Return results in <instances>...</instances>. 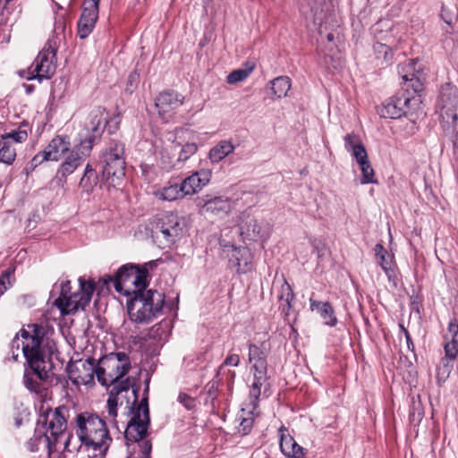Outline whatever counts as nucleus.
Instances as JSON below:
<instances>
[{"label": "nucleus", "mask_w": 458, "mask_h": 458, "mask_svg": "<svg viewBox=\"0 0 458 458\" xmlns=\"http://www.w3.org/2000/svg\"><path fill=\"white\" fill-rule=\"evenodd\" d=\"M46 334L45 327L38 324H30L21 330L22 352L29 368H25L23 384L30 393L43 395L46 387L44 382L49 378L46 369L42 342Z\"/></svg>", "instance_id": "f257e3e1"}, {"label": "nucleus", "mask_w": 458, "mask_h": 458, "mask_svg": "<svg viewBox=\"0 0 458 458\" xmlns=\"http://www.w3.org/2000/svg\"><path fill=\"white\" fill-rule=\"evenodd\" d=\"M75 433L81 446L96 458H104L113 441L106 420L93 412L84 411L76 416Z\"/></svg>", "instance_id": "f03ea898"}, {"label": "nucleus", "mask_w": 458, "mask_h": 458, "mask_svg": "<svg viewBox=\"0 0 458 458\" xmlns=\"http://www.w3.org/2000/svg\"><path fill=\"white\" fill-rule=\"evenodd\" d=\"M105 127L106 123L102 111L99 109L92 111L81 134L80 146L71 150L61 165L58 172L63 177L72 174L82 164L84 158L89 155L95 142L101 137Z\"/></svg>", "instance_id": "7ed1b4c3"}, {"label": "nucleus", "mask_w": 458, "mask_h": 458, "mask_svg": "<svg viewBox=\"0 0 458 458\" xmlns=\"http://www.w3.org/2000/svg\"><path fill=\"white\" fill-rule=\"evenodd\" d=\"M165 304V294L157 290L148 289L134 293L127 301V312L135 324H148L157 318Z\"/></svg>", "instance_id": "20e7f679"}, {"label": "nucleus", "mask_w": 458, "mask_h": 458, "mask_svg": "<svg viewBox=\"0 0 458 458\" xmlns=\"http://www.w3.org/2000/svg\"><path fill=\"white\" fill-rule=\"evenodd\" d=\"M157 261H150L140 267L128 264L118 269L114 278L109 277V281L114 282L116 292L126 296H133L134 293L141 292L148 284V268L156 267Z\"/></svg>", "instance_id": "39448f33"}, {"label": "nucleus", "mask_w": 458, "mask_h": 458, "mask_svg": "<svg viewBox=\"0 0 458 458\" xmlns=\"http://www.w3.org/2000/svg\"><path fill=\"white\" fill-rule=\"evenodd\" d=\"M441 126L446 137L454 142L458 139V88L445 83L439 97Z\"/></svg>", "instance_id": "423d86ee"}, {"label": "nucleus", "mask_w": 458, "mask_h": 458, "mask_svg": "<svg viewBox=\"0 0 458 458\" xmlns=\"http://www.w3.org/2000/svg\"><path fill=\"white\" fill-rule=\"evenodd\" d=\"M132 416L127 424L124 431V437L127 441L133 443L140 442V448L143 458H150L152 445L149 441L144 440L149 425V411L148 399L143 398L137 404L136 411H132Z\"/></svg>", "instance_id": "0eeeda50"}, {"label": "nucleus", "mask_w": 458, "mask_h": 458, "mask_svg": "<svg viewBox=\"0 0 458 458\" xmlns=\"http://www.w3.org/2000/svg\"><path fill=\"white\" fill-rule=\"evenodd\" d=\"M131 369V360L124 352H111L102 357L96 369V377L102 386L119 383Z\"/></svg>", "instance_id": "6e6552de"}, {"label": "nucleus", "mask_w": 458, "mask_h": 458, "mask_svg": "<svg viewBox=\"0 0 458 458\" xmlns=\"http://www.w3.org/2000/svg\"><path fill=\"white\" fill-rule=\"evenodd\" d=\"M69 411V408L64 405L55 410L48 409L38 420V423H42L46 428L43 436L39 437V441L46 445L49 453L55 450L58 439L66 430Z\"/></svg>", "instance_id": "1a4fd4ad"}, {"label": "nucleus", "mask_w": 458, "mask_h": 458, "mask_svg": "<svg viewBox=\"0 0 458 458\" xmlns=\"http://www.w3.org/2000/svg\"><path fill=\"white\" fill-rule=\"evenodd\" d=\"M124 148L120 142H113L103 152L101 162L103 176L113 185L118 184L125 175Z\"/></svg>", "instance_id": "9d476101"}, {"label": "nucleus", "mask_w": 458, "mask_h": 458, "mask_svg": "<svg viewBox=\"0 0 458 458\" xmlns=\"http://www.w3.org/2000/svg\"><path fill=\"white\" fill-rule=\"evenodd\" d=\"M109 387V396L107 399V413L110 418L115 420L117 417V407L122 406L125 402L126 408L134 411L137 404V390L132 387V380L130 377L121 380Z\"/></svg>", "instance_id": "9b49d317"}, {"label": "nucleus", "mask_w": 458, "mask_h": 458, "mask_svg": "<svg viewBox=\"0 0 458 458\" xmlns=\"http://www.w3.org/2000/svg\"><path fill=\"white\" fill-rule=\"evenodd\" d=\"M80 291L69 294L65 299L57 298L55 305L62 314L75 313L79 310H84L91 301L95 291V283L92 280L79 278Z\"/></svg>", "instance_id": "f8f14e48"}, {"label": "nucleus", "mask_w": 458, "mask_h": 458, "mask_svg": "<svg viewBox=\"0 0 458 458\" xmlns=\"http://www.w3.org/2000/svg\"><path fill=\"white\" fill-rule=\"evenodd\" d=\"M56 51L55 42L48 40L32 64L33 72L30 80L38 78L41 81L54 75L56 69Z\"/></svg>", "instance_id": "ddd939ff"}, {"label": "nucleus", "mask_w": 458, "mask_h": 458, "mask_svg": "<svg viewBox=\"0 0 458 458\" xmlns=\"http://www.w3.org/2000/svg\"><path fill=\"white\" fill-rule=\"evenodd\" d=\"M182 231L180 218L176 214L165 212L156 217L154 233L157 238L162 237L165 244L175 242Z\"/></svg>", "instance_id": "4468645a"}, {"label": "nucleus", "mask_w": 458, "mask_h": 458, "mask_svg": "<svg viewBox=\"0 0 458 458\" xmlns=\"http://www.w3.org/2000/svg\"><path fill=\"white\" fill-rule=\"evenodd\" d=\"M241 234L250 241H266L271 233V225L264 221H259L248 212L241 215Z\"/></svg>", "instance_id": "2eb2a0df"}, {"label": "nucleus", "mask_w": 458, "mask_h": 458, "mask_svg": "<svg viewBox=\"0 0 458 458\" xmlns=\"http://www.w3.org/2000/svg\"><path fill=\"white\" fill-rule=\"evenodd\" d=\"M71 143L65 136H55L41 152H38L31 159L30 165L36 168L44 161H58L70 149Z\"/></svg>", "instance_id": "dca6fc26"}, {"label": "nucleus", "mask_w": 458, "mask_h": 458, "mask_svg": "<svg viewBox=\"0 0 458 458\" xmlns=\"http://www.w3.org/2000/svg\"><path fill=\"white\" fill-rule=\"evenodd\" d=\"M200 206L199 213L209 217L222 218L227 216L232 210V201L227 197L207 196Z\"/></svg>", "instance_id": "f3484780"}, {"label": "nucleus", "mask_w": 458, "mask_h": 458, "mask_svg": "<svg viewBox=\"0 0 458 458\" xmlns=\"http://www.w3.org/2000/svg\"><path fill=\"white\" fill-rule=\"evenodd\" d=\"M411 101L410 97L394 96L384 102L379 109V114L383 118L397 119L406 113V108Z\"/></svg>", "instance_id": "a211bd4d"}, {"label": "nucleus", "mask_w": 458, "mask_h": 458, "mask_svg": "<svg viewBox=\"0 0 458 458\" xmlns=\"http://www.w3.org/2000/svg\"><path fill=\"white\" fill-rule=\"evenodd\" d=\"M183 104V98L174 90L161 92L156 99L155 106L160 116L165 117L167 114Z\"/></svg>", "instance_id": "6ab92c4d"}, {"label": "nucleus", "mask_w": 458, "mask_h": 458, "mask_svg": "<svg viewBox=\"0 0 458 458\" xmlns=\"http://www.w3.org/2000/svg\"><path fill=\"white\" fill-rule=\"evenodd\" d=\"M211 178V171L202 169L183 179L181 182L185 195H192L206 186Z\"/></svg>", "instance_id": "aec40b11"}, {"label": "nucleus", "mask_w": 458, "mask_h": 458, "mask_svg": "<svg viewBox=\"0 0 458 458\" xmlns=\"http://www.w3.org/2000/svg\"><path fill=\"white\" fill-rule=\"evenodd\" d=\"M98 17V11L83 5L82 13L78 21V35L86 38L93 30Z\"/></svg>", "instance_id": "412c9836"}, {"label": "nucleus", "mask_w": 458, "mask_h": 458, "mask_svg": "<svg viewBox=\"0 0 458 458\" xmlns=\"http://www.w3.org/2000/svg\"><path fill=\"white\" fill-rule=\"evenodd\" d=\"M80 362V367H76L78 374L76 375L73 369H71L70 373L77 384L88 385L93 381L97 367L93 359H87Z\"/></svg>", "instance_id": "4be33fe9"}, {"label": "nucleus", "mask_w": 458, "mask_h": 458, "mask_svg": "<svg viewBox=\"0 0 458 458\" xmlns=\"http://www.w3.org/2000/svg\"><path fill=\"white\" fill-rule=\"evenodd\" d=\"M310 310H317L326 325L329 327H334L336 325L337 318L335 315V310L329 302L318 301L312 298L310 299Z\"/></svg>", "instance_id": "5701e85b"}, {"label": "nucleus", "mask_w": 458, "mask_h": 458, "mask_svg": "<svg viewBox=\"0 0 458 458\" xmlns=\"http://www.w3.org/2000/svg\"><path fill=\"white\" fill-rule=\"evenodd\" d=\"M283 432V430H280ZM280 449L282 453L289 458H303V448L289 435L281 433Z\"/></svg>", "instance_id": "b1692460"}, {"label": "nucleus", "mask_w": 458, "mask_h": 458, "mask_svg": "<svg viewBox=\"0 0 458 458\" xmlns=\"http://www.w3.org/2000/svg\"><path fill=\"white\" fill-rule=\"evenodd\" d=\"M175 134L176 145L182 147L178 156V161H186L196 153V151L198 150V146L194 142H186L182 144V141L179 140H182V138H185L186 134H190V132L187 130L178 129L175 131Z\"/></svg>", "instance_id": "393cba45"}, {"label": "nucleus", "mask_w": 458, "mask_h": 458, "mask_svg": "<svg viewBox=\"0 0 458 458\" xmlns=\"http://www.w3.org/2000/svg\"><path fill=\"white\" fill-rule=\"evenodd\" d=\"M377 262L382 267L388 278L391 277L393 272V256L388 253L381 243H377L374 248Z\"/></svg>", "instance_id": "a878e982"}, {"label": "nucleus", "mask_w": 458, "mask_h": 458, "mask_svg": "<svg viewBox=\"0 0 458 458\" xmlns=\"http://www.w3.org/2000/svg\"><path fill=\"white\" fill-rule=\"evenodd\" d=\"M233 150L234 146L231 141L221 140L209 150L208 157L211 162L218 163L225 157L233 153Z\"/></svg>", "instance_id": "bb28decb"}, {"label": "nucleus", "mask_w": 458, "mask_h": 458, "mask_svg": "<svg viewBox=\"0 0 458 458\" xmlns=\"http://www.w3.org/2000/svg\"><path fill=\"white\" fill-rule=\"evenodd\" d=\"M156 196L162 200L174 201L182 199L186 195L181 183H173L160 189Z\"/></svg>", "instance_id": "cd10ccee"}, {"label": "nucleus", "mask_w": 458, "mask_h": 458, "mask_svg": "<svg viewBox=\"0 0 458 458\" xmlns=\"http://www.w3.org/2000/svg\"><path fill=\"white\" fill-rule=\"evenodd\" d=\"M247 406L248 403L243 404L237 417V420L240 421L238 431L243 436L250 432L255 418L259 416V411L257 409L251 411V413L245 412V414H243L242 411L247 408Z\"/></svg>", "instance_id": "c85d7f7f"}, {"label": "nucleus", "mask_w": 458, "mask_h": 458, "mask_svg": "<svg viewBox=\"0 0 458 458\" xmlns=\"http://www.w3.org/2000/svg\"><path fill=\"white\" fill-rule=\"evenodd\" d=\"M266 381L258 382V380L253 379L250 386L249 398L250 402L248 403V406L245 410H243L242 413L245 412L251 413L253 410L258 409L259 407V399L261 394V387L264 386Z\"/></svg>", "instance_id": "c756f323"}, {"label": "nucleus", "mask_w": 458, "mask_h": 458, "mask_svg": "<svg viewBox=\"0 0 458 458\" xmlns=\"http://www.w3.org/2000/svg\"><path fill=\"white\" fill-rule=\"evenodd\" d=\"M271 89L278 98L285 97L291 89V80L287 76H280L271 81Z\"/></svg>", "instance_id": "7c9ffc66"}, {"label": "nucleus", "mask_w": 458, "mask_h": 458, "mask_svg": "<svg viewBox=\"0 0 458 458\" xmlns=\"http://www.w3.org/2000/svg\"><path fill=\"white\" fill-rule=\"evenodd\" d=\"M418 61L415 59L409 60L407 63L401 64L398 66V72L401 75L403 81H410L417 75H422L420 68L417 69L416 65Z\"/></svg>", "instance_id": "2f4dec72"}, {"label": "nucleus", "mask_w": 458, "mask_h": 458, "mask_svg": "<svg viewBox=\"0 0 458 458\" xmlns=\"http://www.w3.org/2000/svg\"><path fill=\"white\" fill-rule=\"evenodd\" d=\"M97 181L98 177L95 170L88 164L85 167L84 174L80 181V187L86 191H90L97 184Z\"/></svg>", "instance_id": "473e14b6"}, {"label": "nucleus", "mask_w": 458, "mask_h": 458, "mask_svg": "<svg viewBox=\"0 0 458 458\" xmlns=\"http://www.w3.org/2000/svg\"><path fill=\"white\" fill-rule=\"evenodd\" d=\"M402 85L403 90L407 92L405 97H410L411 99L413 98V95H416L423 90L421 75H417L413 78H411L410 81H403Z\"/></svg>", "instance_id": "72a5a7b5"}, {"label": "nucleus", "mask_w": 458, "mask_h": 458, "mask_svg": "<svg viewBox=\"0 0 458 458\" xmlns=\"http://www.w3.org/2000/svg\"><path fill=\"white\" fill-rule=\"evenodd\" d=\"M358 165L361 171V184L377 183V180L375 178V171L369 158L358 163Z\"/></svg>", "instance_id": "f704fd0d"}, {"label": "nucleus", "mask_w": 458, "mask_h": 458, "mask_svg": "<svg viewBox=\"0 0 458 458\" xmlns=\"http://www.w3.org/2000/svg\"><path fill=\"white\" fill-rule=\"evenodd\" d=\"M16 157V152L10 141L0 140V162L11 165Z\"/></svg>", "instance_id": "c9c22d12"}, {"label": "nucleus", "mask_w": 458, "mask_h": 458, "mask_svg": "<svg viewBox=\"0 0 458 458\" xmlns=\"http://www.w3.org/2000/svg\"><path fill=\"white\" fill-rule=\"evenodd\" d=\"M253 67L234 70L227 75L226 81L229 84H236L243 81L251 73Z\"/></svg>", "instance_id": "e433bc0d"}, {"label": "nucleus", "mask_w": 458, "mask_h": 458, "mask_svg": "<svg viewBox=\"0 0 458 458\" xmlns=\"http://www.w3.org/2000/svg\"><path fill=\"white\" fill-rule=\"evenodd\" d=\"M453 360L443 358L441 359L440 365L437 368V377L439 380H445L454 368Z\"/></svg>", "instance_id": "4c0bfd02"}, {"label": "nucleus", "mask_w": 458, "mask_h": 458, "mask_svg": "<svg viewBox=\"0 0 458 458\" xmlns=\"http://www.w3.org/2000/svg\"><path fill=\"white\" fill-rule=\"evenodd\" d=\"M249 360L250 363L267 361V354L259 346L250 344Z\"/></svg>", "instance_id": "58836bf2"}, {"label": "nucleus", "mask_w": 458, "mask_h": 458, "mask_svg": "<svg viewBox=\"0 0 458 458\" xmlns=\"http://www.w3.org/2000/svg\"><path fill=\"white\" fill-rule=\"evenodd\" d=\"M446 343L445 344V357L450 360H454L458 355V340L448 339V336H445Z\"/></svg>", "instance_id": "ea45409f"}, {"label": "nucleus", "mask_w": 458, "mask_h": 458, "mask_svg": "<svg viewBox=\"0 0 458 458\" xmlns=\"http://www.w3.org/2000/svg\"><path fill=\"white\" fill-rule=\"evenodd\" d=\"M344 148L349 152L355 148L356 146H360L362 143L359 135L355 133H348L344 137Z\"/></svg>", "instance_id": "a19ab883"}, {"label": "nucleus", "mask_w": 458, "mask_h": 458, "mask_svg": "<svg viewBox=\"0 0 458 458\" xmlns=\"http://www.w3.org/2000/svg\"><path fill=\"white\" fill-rule=\"evenodd\" d=\"M27 132L25 131H13L2 136L1 140H13L15 142H23L27 139Z\"/></svg>", "instance_id": "79ce46f5"}, {"label": "nucleus", "mask_w": 458, "mask_h": 458, "mask_svg": "<svg viewBox=\"0 0 458 458\" xmlns=\"http://www.w3.org/2000/svg\"><path fill=\"white\" fill-rule=\"evenodd\" d=\"M349 152L353 157V158H355L357 163H360L369 158L367 150L363 144H361L360 146H356L355 148L352 149Z\"/></svg>", "instance_id": "37998d69"}, {"label": "nucleus", "mask_w": 458, "mask_h": 458, "mask_svg": "<svg viewBox=\"0 0 458 458\" xmlns=\"http://www.w3.org/2000/svg\"><path fill=\"white\" fill-rule=\"evenodd\" d=\"M293 293L290 286V284L287 282H284V284L282 285V294H281V300L285 301L288 308L291 306V301L293 300Z\"/></svg>", "instance_id": "c03bdc74"}, {"label": "nucleus", "mask_w": 458, "mask_h": 458, "mask_svg": "<svg viewBox=\"0 0 458 458\" xmlns=\"http://www.w3.org/2000/svg\"><path fill=\"white\" fill-rule=\"evenodd\" d=\"M240 364V357L238 354H229L218 369V373H224L226 366L237 367Z\"/></svg>", "instance_id": "a18cd8bd"}, {"label": "nucleus", "mask_w": 458, "mask_h": 458, "mask_svg": "<svg viewBox=\"0 0 458 458\" xmlns=\"http://www.w3.org/2000/svg\"><path fill=\"white\" fill-rule=\"evenodd\" d=\"M13 270H6L0 276V296L4 293V292L8 289V286L11 285L10 277L13 275Z\"/></svg>", "instance_id": "49530a36"}, {"label": "nucleus", "mask_w": 458, "mask_h": 458, "mask_svg": "<svg viewBox=\"0 0 458 458\" xmlns=\"http://www.w3.org/2000/svg\"><path fill=\"white\" fill-rule=\"evenodd\" d=\"M140 81V74L134 71L128 76L126 90L131 93Z\"/></svg>", "instance_id": "de8ad7c7"}, {"label": "nucleus", "mask_w": 458, "mask_h": 458, "mask_svg": "<svg viewBox=\"0 0 458 458\" xmlns=\"http://www.w3.org/2000/svg\"><path fill=\"white\" fill-rule=\"evenodd\" d=\"M178 401L188 410L193 407V400L186 394L181 393L178 396Z\"/></svg>", "instance_id": "09e8293b"}, {"label": "nucleus", "mask_w": 458, "mask_h": 458, "mask_svg": "<svg viewBox=\"0 0 458 458\" xmlns=\"http://www.w3.org/2000/svg\"><path fill=\"white\" fill-rule=\"evenodd\" d=\"M448 335L446 336L450 339L458 340V324L455 321H451L448 325Z\"/></svg>", "instance_id": "8fccbe9b"}, {"label": "nucleus", "mask_w": 458, "mask_h": 458, "mask_svg": "<svg viewBox=\"0 0 458 458\" xmlns=\"http://www.w3.org/2000/svg\"><path fill=\"white\" fill-rule=\"evenodd\" d=\"M71 293V282L68 280L63 282L61 285V293L58 298L65 299Z\"/></svg>", "instance_id": "3c124183"}, {"label": "nucleus", "mask_w": 458, "mask_h": 458, "mask_svg": "<svg viewBox=\"0 0 458 458\" xmlns=\"http://www.w3.org/2000/svg\"><path fill=\"white\" fill-rule=\"evenodd\" d=\"M400 327L405 336L407 349L411 352H414V344L409 331L403 326L401 325Z\"/></svg>", "instance_id": "603ef678"}, {"label": "nucleus", "mask_w": 458, "mask_h": 458, "mask_svg": "<svg viewBox=\"0 0 458 458\" xmlns=\"http://www.w3.org/2000/svg\"><path fill=\"white\" fill-rule=\"evenodd\" d=\"M251 364V370L253 372H267V361H261V362H255L250 363Z\"/></svg>", "instance_id": "864d4df0"}, {"label": "nucleus", "mask_w": 458, "mask_h": 458, "mask_svg": "<svg viewBox=\"0 0 458 458\" xmlns=\"http://www.w3.org/2000/svg\"><path fill=\"white\" fill-rule=\"evenodd\" d=\"M440 16L442 20L448 25L451 26L453 22V18L449 11L442 6Z\"/></svg>", "instance_id": "5fc2aeb1"}, {"label": "nucleus", "mask_w": 458, "mask_h": 458, "mask_svg": "<svg viewBox=\"0 0 458 458\" xmlns=\"http://www.w3.org/2000/svg\"><path fill=\"white\" fill-rule=\"evenodd\" d=\"M267 372H253V379L258 380V382L260 381H267Z\"/></svg>", "instance_id": "6e6d98bb"}, {"label": "nucleus", "mask_w": 458, "mask_h": 458, "mask_svg": "<svg viewBox=\"0 0 458 458\" xmlns=\"http://www.w3.org/2000/svg\"><path fill=\"white\" fill-rule=\"evenodd\" d=\"M99 3H100V0H89V1H86L83 5L84 6L87 5V7L96 9L97 11H98Z\"/></svg>", "instance_id": "4d7b16f0"}, {"label": "nucleus", "mask_w": 458, "mask_h": 458, "mask_svg": "<svg viewBox=\"0 0 458 458\" xmlns=\"http://www.w3.org/2000/svg\"><path fill=\"white\" fill-rule=\"evenodd\" d=\"M313 20H314V23L315 24H319L320 25L321 22H322V19L318 16L317 13H315Z\"/></svg>", "instance_id": "13d9d810"}, {"label": "nucleus", "mask_w": 458, "mask_h": 458, "mask_svg": "<svg viewBox=\"0 0 458 458\" xmlns=\"http://www.w3.org/2000/svg\"><path fill=\"white\" fill-rule=\"evenodd\" d=\"M327 39L329 41V42H332L334 40V34L333 33H328L327 35Z\"/></svg>", "instance_id": "bf43d9fd"}, {"label": "nucleus", "mask_w": 458, "mask_h": 458, "mask_svg": "<svg viewBox=\"0 0 458 458\" xmlns=\"http://www.w3.org/2000/svg\"><path fill=\"white\" fill-rule=\"evenodd\" d=\"M228 374L230 375V377L232 378L235 376V372L234 371L228 370Z\"/></svg>", "instance_id": "052dcab7"}, {"label": "nucleus", "mask_w": 458, "mask_h": 458, "mask_svg": "<svg viewBox=\"0 0 458 458\" xmlns=\"http://www.w3.org/2000/svg\"><path fill=\"white\" fill-rule=\"evenodd\" d=\"M301 9V12L305 13V10H304L303 6Z\"/></svg>", "instance_id": "680f3d73"}]
</instances>
